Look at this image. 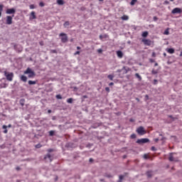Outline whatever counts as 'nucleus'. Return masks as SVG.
Returning <instances> with one entry per match:
<instances>
[{"label":"nucleus","mask_w":182,"mask_h":182,"mask_svg":"<svg viewBox=\"0 0 182 182\" xmlns=\"http://www.w3.org/2000/svg\"><path fill=\"white\" fill-rule=\"evenodd\" d=\"M157 73H159V70L152 69V70H151L152 75H157Z\"/></svg>","instance_id":"4be33fe9"},{"label":"nucleus","mask_w":182,"mask_h":182,"mask_svg":"<svg viewBox=\"0 0 182 182\" xmlns=\"http://www.w3.org/2000/svg\"><path fill=\"white\" fill-rule=\"evenodd\" d=\"M151 149L152 150V151H156V147L154 146H151Z\"/></svg>","instance_id":"49530a36"},{"label":"nucleus","mask_w":182,"mask_h":182,"mask_svg":"<svg viewBox=\"0 0 182 182\" xmlns=\"http://www.w3.org/2000/svg\"><path fill=\"white\" fill-rule=\"evenodd\" d=\"M141 42H143L145 46H151V43H153V41H151V40L146 38L142 39Z\"/></svg>","instance_id":"39448f33"},{"label":"nucleus","mask_w":182,"mask_h":182,"mask_svg":"<svg viewBox=\"0 0 182 182\" xmlns=\"http://www.w3.org/2000/svg\"><path fill=\"white\" fill-rule=\"evenodd\" d=\"M77 50H80V47L77 46Z\"/></svg>","instance_id":"4d7b16f0"},{"label":"nucleus","mask_w":182,"mask_h":182,"mask_svg":"<svg viewBox=\"0 0 182 182\" xmlns=\"http://www.w3.org/2000/svg\"><path fill=\"white\" fill-rule=\"evenodd\" d=\"M55 97H56V99L60 100V99H62V95H57L55 96Z\"/></svg>","instance_id":"473e14b6"},{"label":"nucleus","mask_w":182,"mask_h":182,"mask_svg":"<svg viewBox=\"0 0 182 182\" xmlns=\"http://www.w3.org/2000/svg\"><path fill=\"white\" fill-rule=\"evenodd\" d=\"M106 92H110V88L109 87H105Z\"/></svg>","instance_id":"37998d69"},{"label":"nucleus","mask_w":182,"mask_h":182,"mask_svg":"<svg viewBox=\"0 0 182 182\" xmlns=\"http://www.w3.org/2000/svg\"><path fill=\"white\" fill-rule=\"evenodd\" d=\"M136 132L138 133V134H139L140 136H143L144 134H146V130H144V127H139L137 129H136Z\"/></svg>","instance_id":"20e7f679"},{"label":"nucleus","mask_w":182,"mask_h":182,"mask_svg":"<svg viewBox=\"0 0 182 182\" xmlns=\"http://www.w3.org/2000/svg\"><path fill=\"white\" fill-rule=\"evenodd\" d=\"M131 139H136V134H132L130 136Z\"/></svg>","instance_id":"e433bc0d"},{"label":"nucleus","mask_w":182,"mask_h":182,"mask_svg":"<svg viewBox=\"0 0 182 182\" xmlns=\"http://www.w3.org/2000/svg\"><path fill=\"white\" fill-rule=\"evenodd\" d=\"M103 38H107V35L105 34L104 36H102V35L100 36V39H101V41H102V39H103Z\"/></svg>","instance_id":"c85d7f7f"},{"label":"nucleus","mask_w":182,"mask_h":182,"mask_svg":"<svg viewBox=\"0 0 182 182\" xmlns=\"http://www.w3.org/2000/svg\"><path fill=\"white\" fill-rule=\"evenodd\" d=\"M117 55L118 58H119L120 59H122V58H123V52H122V50L117 51Z\"/></svg>","instance_id":"ddd939ff"},{"label":"nucleus","mask_w":182,"mask_h":182,"mask_svg":"<svg viewBox=\"0 0 182 182\" xmlns=\"http://www.w3.org/2000/svg\"><path fill=\"white\" fill-rule=\"evenodd\" d=\"M51 53H58L56 50H51Z\"/></svg>","instance_id":"c03bdc74"},{"label":"nucleus","mask_w":182,"mask_h":182,"mask_svg":"<svg viewBox=\"0 0 182 182\" xmlns=\"http://www.w3.org/2000/svg\"><path fill=\"white\" fill-rule=\"evenodd\" d=\"M151 56L152 58H156V53L153 52Z\"/></svg>","instance_id":"09e8293b"},{"label":"nucleus","mask_w":182,"mask_h":182,"mask_svg":"<svg viewBox=\"0 0 182 182\" xmlns=\"http://www.w3.org/2000/svg\"><path fill=\"white\" fill-rule=\"evenodd\" d=\"M41 147H42V145L41 144L36 145V149H41Z\"/></svg>","instance_id":"4c0bfd02"},{"label":"nucleus","mask_w":182,"mask_h":182,"mask_svg":"<svg viewBox=\"0 0 182 182\" xmlns=\"http://www.w3.org/2000/svg\"><path fill=\"white\" fill-rule=\"evenodd\" d=\"M8 127L9 128L12 127V124H9L8 126H6V125L2 126V129H4V134H6L8 133V129H8Z\"/></svg>","instance_id":"1a4fd4ad"},{"label":"nucleus","mask_w":182,"mask_h":182,"mask_svg":"<svg viewBox=\"0 0 182 182\" xmlns=\"http://www.w3.org/2000/svg\"><path fill=\"white\" fill-rule=\"evenodd\" d=\"M136 100H139V98H136Z\"/></svg>","instance_id":"774afa93"},{"label":"nucleus","mask_w":182,"mask_h":182,"mask_svg":"<svg viewBox=\"0 0 182 182\" xmlns=\"http://www.w3.org/2000/svg\"><path fill=\"white\" fill-rule=\"evenodd\" d=\"M41 46H43V41H41L40 43Z\"/></svg>","instance_id":"3c124183"},{"label":"nucleus","mask_w":182,"mask_h":182,"mask_svg":"<svg viewBox=\"0 0 182 182\" xmlns=\"http://www.w3.org/2000/svg\"><path fill=\"white\" fill-rule=\"evenodd\" d=\"M4 76H6V79L9 82H12V80H14V73H8L6 71H4Z\"/></svg>","instance_id":"f03ea898"},{"label":"nucleus","mask_w":182,"mask_h":182,"mask_svg":"<svg viewBox=\"0 0 182 182\" xmlns=\"http://www.w3.org/2000/svg\"><path fill=\"white\" fill-rule=\"evenodd\" d=\"M158 80H154V85H157Z\"/></svg>","instance_id":"8fccbe9b"},{"label":"nucleus","mask_w":182,"mask_h":182,"mask_svg":"<svg viewBox=\"0 0 182 182\" xmlns=\"http://www.w3.org/2000/svg\"><path fill=\"white\" fill-rule=\"evenodd\" d=\"M135 76H136V77H137V79H139V81L141 80V76H140V75L139 73H136Z\"/></svg>","instance_id":"393cba45"},{"label":"nucleus","mask_w":182,"mask_h":182,"mask_svg":"<svg viewBox=\"0 0 182 182\" xmlns=\"http://www.w3.org/2000/svg\"><path fill=\"white\" fill-rule=\"evenodd\" d=\"M57 4L58 5H64L65 4V1L63 0H57Z\"/></svg>","instance_id":"6ab92c4d"},{"label":"nucleus","mask_w":182,"mask_h":182,"mask_svg":"<svg viewBox=\"0 0 182 182\" xmlns=\"http://www.w3.org/2000/svg\"><path fill=\"white\" fill-rule=\"evenodd\" d=\"M24 75H28V77L29 79L33 78L35 76H36V74H35V72L32 70L30 68H28L26 71H24Z\"/></svg>","instance_id":"f257e3e1"},{"label":"nucleus","mask_w":182,"mask_h":182,"mask_svg":"<svg viewBox=\"0 0 182 182\" xmlns=\"http://www.w3.org/2000/svg\"><path fill=\"white\" fill-rule=\"evenodd\" d=\"M145 97H146V99H149V95H146L145 96Z\"/></svg>","instance_id":"bf43d9fd"},{"label":"nucleus","mask_w":182,"mask_h":182,"mask_svg":"<svg viewBox=\"0 0 182 182\" xmlns=\"http://www.w3.org/2000/svg\"><path fill=\"white\" fill-rule=\"evenodd\" d=\"M48 113H52V110L51 109H48Z\"/></svg>","instance_id":"6e6d98bb"},{"label":"nucleus","mask_w":182,"mask_h":182,"mask_svg":"<svg viewBox=\"0 0 182 182\" xmlns=\"http://www.w3.org/2000/svg\"><path fill=\"white\" fill-rule=\"evenodd\" d=\"M48 153H50V152L53 151V149H50L48 150Z\"/></svg>","instance_id":"603ef678"},{"label":"nucleus","mask_w":182,"mask_h":182,"mask_svg":"<svg viewBox=\"0 0 182 182\" xmlns=\"http://www.w3.org/2000/svg\"><path fill=\"white\" fill-rule=\"evenodd\" d=\"M159 18H157V16H154V21L156 22V21H158Z\"/></svg>","instance_id":"a18cd8bd"},{"label":"nucleus","mask_w":182,"mask_h":182,"mask_svg":"<svg viewBox=\"0 0 182 182\" xmlns=\"http://www.w3.org/2000/svg\"><path fill=\"white\" fill-rule=\"evenodd\" d=\"M141 36L143 38H147V36H149V32L148 31L143 32L142 34H141Z\"/></svg>","instance_id":"dca6fc26"},{"label":"nucleus","mask_w":182,"mask_h":182,"mask_svg":"<svg viewBox=\"0 0 182 182\" xmlns=\"http://www.w3.org/2000/svg\"><path fill=\"white\" fill-rule=\"evenodd\" d=\"M20 79H21V82H26L28 81V77H26L25 75H21Z\"/></svg>","instance_id":"9b49d317"},{"label":"nucleus","mask_w":182,"mask_h":182,"mask_svg":"<svg viewBox=\"0 0 182 182\" xmlns=\"http://www.w3.org/2000/svg\"><path fill=\"white\" fill-rule=\"evenodd\" d=\"M84 98H85V99L87 98V96L85 95V96H84Z\"/></svg>","instance_id":"680f3d73"},{"label":"nucleus","mask_w":182,"mask_h":182,"mask_svg":"<svg viewBox=\"0 0 182 182\" xmlns=\"http://www.w3.org/2000/svg\"><path fill=\"white\" fill-rule=\"evenodd\" d=\"M130 122H133V119H130Z\"/></svg>","instance_id":"69168bd1"},{"label":"nucleus","mask_w":182,"mask_h":182,"mask_svg":"<svg viewBox=\"0 0 182 182\" xmlns=\"http://www.w3.org/2000/svg\"><path fill=\"white\" fill-rule=\"evenodd\" d=\"M169 117H173V116L171 115V116H169Z\"/></svg>","instance_id":"338daca9"},{"label":"nucleus","mask_w":182,"mask_h":182,"mask_svg":"<svg viewBox=\"0 0 182 182\" xmlns=\"http://www.w3.org/2000/svg\"><path fill=\"white\" fill-rule=\"evenodd\" d=\"M39 6H41V8L43 7V6H45V3H43V1H41V2L39 3Z\"/></svg>","instance_id":"c756f323"},{"label":"nucleus","mask_w":182,"mask_h":182,"mask_svg":"<svg viewBox=\"0 0 182 182\" xmlns=\"http://www.w3.org/2000/svg\"><path fill=\"white\" fill-rule=\"evenodd\" d=\"M149 62L151 63H154V59H152V58H150L149 59Z\"/></svg>","instance_id":"a19ab883"},{"label":"nucleus","mask_w":182,"mask_h":182,"mask_svg":"<svg viewBox=\"0 0 182 182\" xmlns=\"http://www.w3.org/2000/svg\"><path fill=\"white\" fill-rule=\"evenodd\" d=\"M36 7L33 4L30 5V9H35Z\"/></svg>","instance_id":"72a5a7b5"},{"label":"nucleus","mask_w":182,"mask_h":182,"mask_svg":"<svg viewBox=\"0 0 182 182\" xmlns=\"http://www.w3.org/2000/svg\"><path fill=\"white\" fill-rule=\"evenodd\" d=\"M16 12V10L14 8L12 9H8L6 11V14H7V15H15V13Z\"/></svg>","instance_id":"6e6552de"},{"label":"nucleus","mask_w":182,"mask_h":182,"mask_svg":"<svg viewBox=\"0 0 182 182\" xmlns=\"http://www.w3.org/2000/svg\"><path fill=\"white\" fill-rule=\"evenodd\" d=\"M4 11V5L0 4V12H2Z\"/></svg>","instance_id":"c9c22d12"},{"label":"nucleus","mask_w":182,"mask_h":182,"mask_svg":"<svg viewBox=\"0 0 182 182\" xmlns=\"http://www.w3.org/2000/svg\"><path fill=\"white\" fill-rule=\"evenodd\" d=\"M97 52H98V53H102V52H103V50H102V49H98V50H97Z\"/></svg>","instance_id":"de8ad7c7"},{"label":"nucleus","mask_w":182,"mask_h":182,"mask_svg":"<svg viewBox=\"0 0 182 182\" xmlns=\"http://www.w3.org/2000/svg\"><path fill=\"white\" fill-rule=\"evenodd\" d=\"M146 176L149 178L151 177V172H150V171L146 172Z\"/></svg>","instance_id":"7c9ffc66"},{"label":"nucleus","mask_w":182,"mask_h":182,"mask_svg":"<svg viewBox=\"0 0 182 182\" xmlns=\"http://www.w3.org/2000/svg\"><path fill=\"white\" fill-rule=\"evenodd\" d=\"M90 161H93V159H90Z\"/></svg>","instance_id":"052dcab7"},{"label":"nucleus","mask_w":182,"mask_h":182,"mask_svg":"<svg viewBox=\"0 0 182 182\" xmlns=\"http://www.w3.org/2000/svg\"><path fill=\"white\" fill-rule=\"evenodd\" d=\"M144 159H145V160H147V159H149V155L147 154H144Z\"/></svg>","instance_id":"f704fd0d"},{"label":"nucleus","mask_w":182,"mask_h":182,"mask_svg":"<svg viewBox=\"0 0 182 182\" xmlns=\"http://www.w3.org/2000/svg\"><path fill=\"white\" fill-rule=\"evenodd\" d=\"M19 103L22 107L25 106V99H21Z\"/></svg>","instance_id":"a211bd4d"},{"label":"nucleus","mask_w":182,"mask_h":182,"mask_svg":"<svg viewBox=\"0 0 182 182\" xmlns=\"http://www.w3.org/2000/svg\"><path fill=\"white\" fill-rule=\"evenodd\" d=\"M31 19H36V15L35 14V11H32L31 13Z\"/></svg>","instance_id":"2eb2a0df"},{"label":"nucleus","mask_w":182,"mask_h":182,"mask_svg":"<svg viewBox=\"0 0 182 182\" xmlns=\"http://www.w3.org/2000/svg\"><path fill=\"white\" fill-rule=\"evenodd\" d=\"M67 102L70 104L73 103V98H68Z\"/></svg>","instance_id":"a878e982"},{"label":"nucleus","mask_w":182,"mask_h":182,"mask_svg":"<svg viewBox=\"0 0 182 182\" xmlns=\"http://www.w3.org/2000/svg\"><path fill=\"white\" fill-rule=\"evenodd\" d=\"M154 141H156V143H157V141H159V139L158 138L155 139Z\"/></svg>","instance_id":"5fc2aeb1"},{"label":"nucleus","mask_w":182,"mask_h":182,"mask_svg":"<svg viewBox=\"0 0 182 182\" xmlns=\"http://www.w3.org/2000/svg\"><path fill=\"white\" fill-rule=\"evenodd\" d=\"M137 2V0H132L131 2H130V5L132 6L136 5V3Z\"/></svg>","instance_id":"412c9836"},{"label":"nucleus","mask_w":182,"mask_h":182,"mask_svg":"<svg viewBox=\"0 0 182 182\" xmlns=\"http://www.w3.org/2000/svg\"><path fill=\"white\" fill-rule=\"evenodd\" d=\"M171 1V2H173L174 0H170Z\"/></svg>","instance_id":"0e129e2a"},{"label":"nucleus","mask_w":182,"mask_h":182,"mask_svg":"<svg viewBox=\"0 0 182 182\" xmlns=\"http://www.w3.org/2000/svg\"><path fill=\"white\" fill-rule=\"evenodd\" d=\"M69 25H70L69 21H65V22L64 23V26H65V27L69 26Z\"/></svg>","instance_id":"2f4dec72"},{"label":"nucleus","mask_w":182,"mask_h":182,"mask_svg":"<svg viewBox=\"0 0 182 182\" xmlns=\"http://www.w3.org/2000/svg\"><path fill=\"white\" fill-rule=\"evenodd\" d=\"M15 16H6V25H12V18H14Z\"/></svg>","instance_id":"0eeeda50"},{"label":"nucleus","mask_w":182,"mask_h":182,"mask_svg":"<svg viewBox=\"0 0 182 182\" xmlns=\"http://www.w3.org/2000/svg\"><path fill=\"white\" fill-rule=\"evenodd\" d=\"M16 170H19V167H17V168H16Z\"/></svg>","instance_id":"e2e57ef3"},{"label":"nucleus","mask_w":182,"mask_h":182,"mask_svg":"<svg viewBox=\"0 0 182 182\" xmlns=\"http://www.w3.org/2000/svg\"><path fill=\"white\" fill-rule=\"evenodd\" d=\"M164 5H169L170 4V2L168 1H165L164 2Z\"/></svg>","instance_id":"58836bf2"},{"label":"nucleus","mask_w":182,"mask_h":182,"mask_svg":"<svg viewBox=\"0 0 182 182\" xmlns=\"http://www.w3.org/2000/svg\"><path fill=\"white\" fill-rule=\"evenodd\" d=\"M50 160V161H52L53 159H52V156H50V154H48L44 156V160Z\"/></svg>","instance_id":"f8f14e48"},{"label":"nucleus","mask_w":182,"mask_h":182,"mask_svg":"<svg viewBox=\"0 0 182 182\" xmlns=\"http://www.w3.org/2000/svg\"><path fill=\"white\" fill-rule=\"evenodd\" d=\"M55 134V131H53V130H51V131H50L49 132V136H53Z\"/></svg>","instance_id":"bb28decb"},{"label":"nucleus","mask_w":182,"mask_h":182,"mask_svg":"<svg viewBox=\"0 0 182 182\" xmlns=\"http://www.w3.org/2000/svg\"><path fill=\"white\" fill-rule=\"evenodd\" d=\"M121 19H122V21H129V16L124 15L121 17Z\"/></svg>","instance_id":"f3484780"},{"label":"nucleus","mask_w":182,"mask_h":182,"mask_svg":"<svg viewBox=\"0 0 182 182\" xmlns=\"http://www.w3.org/2000/svg\"><path fill=\"white\" fill-rule=\"evenodd\" d=\"M154 66H159V63H156L154 64Z\"/></svg>","instance_id":"13d9d810"},{"label":"nucleus","mask_w":182,"mask_h":182,"mask_svg":"<svg viewBox=\"0 0 182 182\" xmlns=\"http://www.w3.org/2000/svg\"><path fill=\"white\" fill-rule=\"evenodd\" d=\"M167 52H168V53L173 54V53H174V49L173 48H168L167 50Z\"/></svg>","instance_id":"aec40b11"},{"label":"nucleus","mask_w":182,"mask_h":182,"mask_svg":"<svg viewBox=\"0 0 182 182\" xmlns=\"http://www.w3.org/2000/svg\"><path fill=\"white\" fill-rule=\"evenodd\" d=\"M149 141H150V140H149V139L144 138V139H137L136 143L138 144H144L146 143H149Z\"/></svg>","instance_id":"423d86ee"},{"label":"nucleus","mask_w":182,"mask_h":182,"mask_svg":"<svg viewBox=\"0 0 182 182\" xmlns=\"http://www.w3.org/2000/svg\"><path fill=\"white\" fill-rule=\"evenodd\" d=\"M60 36H61V42L63 43H66V42H68V35H66V33H60Z\"/></svg>","instance_id":"7ed1b4c3"},{"label":"nucleus","mask_w":182,"mask_h":182,"mask_svg":"<svg viewBox=\"0 0 182 182\" xmlns=\"http://www.w3.org/2000/svg\"><path fill=\"white\" fill-rule=\"evenodd\" d=\"M113 85H114V82H110V83L109 84V86H113Z\"/></svg>","instance_id":"864d4df0"},{"label":"nucleus","mask_w":182,"mask_h":182,"mask_svg":"<svg viewBox=\"0 0 182 182\" xmlns=\"http://www.w3.org/2000/svg\"><path fill=\"white\" fill-rule=\"evenodd\" d=\"M28 85H36V81L28 80Z\"/></svg>","instance_id":"5701e85b"},{"label":"nucleus","mask_w":182,"mask_h":182,"mask_svg":"<svg viewBox=\"0 0 182 182\" xmlns=\"http://www.w3.org/2000/svg\"><path fill=\"white\" fill-rule=\"evenodd\" d=\"M170 33L168 32V30H166L164 31V35H168Z\"/></svg>","instance_id":"ea45409f"},{"label":"nucleus","mask_w":182,"mask_h":182,"mask_svg":"<svg viewBox=\"0 0 182 182\" xmlns=\"http://www.w3.org/2000/svg\"><path fill=\"white\" fill-rule=\"evenodd\" d=\"M108 79H109V80H113V79L114 78V75H109L107 76Z\"/></svg>","instance_id":"b1692460"},{"label":"nucleus","mask_w":182,"mask_h":182,"mask_svg":"<svg viewBox=\"0 0 182 182\" xmlns=\"http://www.w3.org/2000/svg\"><path fill=\"white\" fill-rule=\"evenodd\" d=\"M75 55H80V51H76L75 53H74Z\"/></svg>","instance_id":"79ce46f5"},{"label":"nucleus","mask_w":182,"mask_h":182,"mask_svg":"<svg viewBox=\"0 0 182 182\" xmlns=\"http://www.w3.org/2000/svg\"><path fill=\"white\" fill-rule=\"evenodd\" d=\"M124 178V176L123 175L119 176V180L117 182H122V180Z\"/></svg>","instance_id":"cd10ccee"},{"label":"nucleus","mask_w":182,"mask_h":182,"mask_svg":"<svg viewBox=\"0 0 182 182\" xmlns=\"http://www.w3.org/2000/svg\"><path fill=\"white\" fill-rule=\"evenodd\" d=\"M181 12H182L181 9L176 7L172 10L171 14H181Z\"/></svg>","instance_id":"9d476101"},{"label":"nucleus","mask_w":182,"mask_h":182,"mask_svg":"<svg viewBox=\"0 0 182 182\" xmlns=\"http://www.w3.org/2000/svg\"><path fill=\"white\" fill-rule=\"evenodd\" d=\"M173 153H171L169 155L168 160L169 161H176V160L174 159V156H173Z\"/></svg>","instance_id":"4468645a"}]
</instances>
